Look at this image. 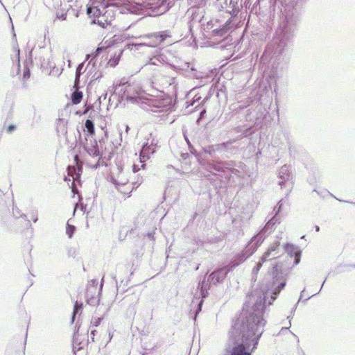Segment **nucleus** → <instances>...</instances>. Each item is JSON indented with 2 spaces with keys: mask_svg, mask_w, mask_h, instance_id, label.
<instances>
[{
  "mask_svg": "<svg viewBox=\"0 0 355 355\" xmlns=\"http://www.w3.org/2000/svg\"><path fill=\"white\" fill-rule=\"evenodd\" d=\"M110 181L114 184L116 189L121 194L123 198H128L134 189L141 184V180L130 182L126 173L121 166H115L112 168L110 175Z\"/></svg>",
  "mask_w": 355,
  "mask_h": 355,
  "instance_id": "obj_1",
  "label": "nucleus"
},
{
  "mask_svg": "<svg viewBox=\"0 0 355 355\" xmlns=\"http://www.w3.org/2000/svg\"><path fill=\"white\" fill-rule=\"evenodd\" d=\"M87 13L92 19L94 24H98L102 28L111 25L115 18V14L112 6H106L101 10L97 6L87 7Z\"/></svg>",
  "mask_w": 355,
  "mask_h": 355,
  "instance_id": "obj_2",
  "label": "nucleus"
},
{
  "mask_svg": "<svg viewBox=\"0 0 355 355\" xmlns=\"http://www.w3.org/2000/svg\"><path fill=\"white\" fill-rule=\"evenodd\" d=\"M305 0H290V37L291 26H295L300 19L301 11Z\"/></svg>",
  "mask_w": 355,
  "mask_h": 355,
  "instance_id": "obj_3",
  "label": "nucleus"
},
{
  "mask_svg": "<svg viewBox=\"0 0 355 355\" xmlns=\"http://www.w3.org/2000/svg\"><path fill=\"white\" fill-rule=\"evenodd\" d=\"M74 162L76 166H69L67 168L68 175L72 177L73 181L80 178L82 172V163L77 155L74 157Z\"/></svg>",
  "mask_w": 355,
  "mask_h": 355,
  "instance_id": "obj_4",
  "label": "nucleus"
},
{
  "mask_svg": "<svg viewBox=\"0 0 355 355\" xmlns=\"http://www.w3.org/2000/svg\"><path fill=\"white\" fill-rule=\"evenodd\" d=\"M302 250L298 245L290 243V258H293V266H297L300 263L302 257Z\"/></svg>",
  "mask_w": 355,
  "mask_h": 355,
  "instance_id": "obj_5",
  "label": "nucleus"
},
{
  "mask_svg": "<svg viewBox=\"0 0 355 355\" xmlns=\"http://www.w3.org/2000/svg\"><path fill=\"white\" fill-rule=\"evenodd\" d=\"M290 155H293L294 159H299L301 161H304V158L306 155V151L304 148L300 147H293L290 146Z\"/></svg>",
  "mask_w": 355,
  "mask_h": 355,
  "instance_id": "obj_6",
  "label": "nucleus"
},
{
  "mask_svg": "<svg viewBox=\"0 0 355 355\" xmlns=\"http://www.w3.org/2000/svg\"><path fill=\"white\" fill-rule=\"evenodd\" d=\"M232 355H250L245 351V348L243 344L238 345L234 347L232 352Z\"/></svg>",
  "mask_w": 355,
  "mask_h": 355,
  "instance_id": "obj_7",
  "label": "nucleus"
},
{
  "mask_svg": "<svg viewBox=\"0 0 355 355\" xmlns=\"http://www.w3.org/2000/svg\"><path fill=\"white\" fill-rule=\"evenodd\" d=\"M83 97V92L76 89L75 92H73L71 95V103L73 105L79 104L81 102Z\"/></svg>",
  "mask_w": 355,
  "mask_h": 355,
  "instance_id": "obj_8",
  "label": "nucleus"
},
{
  "mask_svg": "<svg viewBox=\"0 0 355 355\" xmlns=\"http://www.w3.org/2000/svg\"><path fill=\"white\" fill-rule=\"evenodd\" d=\"M313 192H315L318 196H320L322 198H324L327 195H330V196H331L332 197H334V198H335L336 199V198L332 193H331L329 191H327L326 189L322 190V191H318L315 188L313 189ZM337 200H338V198H337ZM338 200L340 201V202H344L351 203V204L355 205V202H350V201H348V200H339V199H338Z\"/></svg>",
  "mask_w": 355,
  "mask_h": 355,
  "instance_id": "obj_9",
  "label": "nucleus"
},
{
  "mask_svg": "<svg viewBox=\"0 0 355 355\" xmlns=\"http://www.w3.org/2000/svg\"><path fill=\"white\" fill-rule=\"evenodd\" d=\"M85 128L87 129V133L89 135L93 136V135H95L94 125L93 122L91 120L87 119L85 123Z\"/></svg>",
  "mask_w": 355,
  "mask_h": 355,
  "instance_id": "obj_10",
  "label": "nucleus"
},
{
  "mask_svg": "<svg viewBox=\"0 0 355 355\" xmlns=\"http://www.w3.org/2000/svg\"><path fill=\"white\" fill-rule=\"evenodd\" d=\"M307 182L311 186H313V187L316 186L317 182H318L317 177L314 174L309 175V176L307 178Z\"/></svg>",
  "mask_w": 355,
  "mask_h": 355,
  "instance_id": "obj_11",
  "label": "nucleus"
},
{
  "mask_svg": "<svg viewBox=\"0 0 355 355\" xmlns=\"http://www.w3.org/2000/svg\"><path fill=\"white\" fill-rule=\"evenodd\" d=\"M76 230L75 226L72 225L67 224L66 227V233L69 238H71L74 232Z\"/></svg>",
  "mask_w": 355,
  "mask_h": 355,
  "instance_id": "obj_12",
  "label": "nucleus"
},
{
  "mask_svg": "<svg viewBox=\"0 0 355 355\" xmlns=\"http://www.w3.org/2000/svg\"><path fill=\"white\" fill-rule=\"evenodd\" d=\"M266 261L265 259V257H262L261 258V261H259V263H257V266L253 268V273L255 274V275H257L260 268H261L262 266V263Z\"/></svg>",
  "mask_w": 355,
  "mask_h": 355,
  "instance_id": "obj_13",
  "label": "nucleus"
},
{
  "mask_svg": "<svg viewBox=\"0 0 355 355\" xmlns=\"http://www.w3.org/2000/svg\"><path fill=\"white\" fill-rule=\"evenodd\" d=\"M102 320H103V318H100V317L94 318H92V320L91 321V324L92 327H96L98 325H100Z\"/></svg>",
  "mask_w": 355,
  "mask_h": 355,
  "instance_id": "obj_14",
  "label": "nucleus"
},
{
  "mask_svg": "<svg viewBox=\"0 0 355 355\" xmlns=\"http://www.w3.org/2000/svg\"><path fill=\"white\" fill-rule=\"evenodd\" d=\"M155 37L158 40V42L160 43L163 42L166 38V35L164 33L159 34H155Z\"/></svg>",
  "mask_w": 355,
  "mask_h": 355,
  "instance_id": "obj_15",
  "label": "nucleus"
},
{
  "mask_svg": "<svg viewBox=\"0 0 355 355\" xmlns=\"http://www.w3.org/2000/svg\"><path fill=\"white\" fill-rule=\"evenodd\" d=\"M82 308H83V304L76 302L75 304H74V309H73V315H75L76 313H77L79 310H81Z\"/></svg>",
  "mask_w": 355,
  "mask_h": 355,
  "instance_id": "obj_16",
  "label": "nucleus"
},
{
  "mask_svg": "<svg viewBox=\"0 0 355 355\" xmlns=\"http://www.w3.org/2000/svg\"><path fill=\"white\" fill-rule=\"evenodd\" d=\"M15 129H16L15 125H10L7 126V128H6V132H7L8 133H10V132H11L12 131H14Z\"/></svg>",
  "mask_w": 355,
  "mask_h": 355,
  "instance_id": "obj_17",
  "label": "nucleus"
},
{
  "mask_svg": "<svg viewBox=\"0 0 355 355\" xmlns=\"http://www.w3.org/2000/svg\"><path fill=\"white\" fill-rule=\"evenodd\" d=\"M96 334V330H92L91 334H90L92 342L95 341L94 338H95Z\"/></svg>",
  "mask_w": 355,
  "mask_h": 355,
  "instance_id": "obj_18",
  "label": "nucleus"
},
{
  "mask_svg": "<svg viewBox=\"0 0 355 355\" xmlns=\"http://www.w3.org/2000/svg\"><path fill=\"white\" fill-rule=\"evenodd\" d=\"M297 304H298V302H297L295 304V306L293 308L292 311L290 312V319L293 317L291 315H292L293 312L295 311V310L296 309ZM291 327V322H290V327Z\"/></svg>",
  "mask_w": 355,
  "mask_h": 355,
  "instance_id": "obj_19",
  "label": "nucleus"
},
{
  "mask_svg": "<svg viewBox=\"0 0 355 355\" xmlns=\"http://www.w3.org/2000/svg\"><path fill=\"white\" fill-rule=\"evenodd\" d=\"M101 48H97L95 53H94V56H96L99 53L100 51H101Z\"/></svg>",
  "mask_w": 355,
  "mask_h": 355,
  "instance_id": "obj_20",
  "label": "nucleus"
},
{
  "mask_svg": "<svg viewBox=\"0 0 355 355\" xmlns=\"http://www.w3.org/2000/svg\"><path fill=\"white\" fill-rule=\"evenodd\" d=\"M139 168L137 167V166H136L135 164L133 165V168H132V171L134 173H136L139 171Z\"/></svg>",
  "mask_w": 355,
  "mask_h": 355,
  "instance_id": "obj_21",
  "label": "nucleus"
},
{
  "mask_svg": "<svg viewBox=\"0 0 355 355\" xmlns=\"http://www.w3.org/2000/svg\"><path fill=\"white\" fill-rule=\"evenodd\" d=\"M273 271L274 272L278 271V266H275L273 267Z\"/></svg>",
  "mask_w": 355,
  "mask_h": 355,
  "instance_id": "obj_22",
  "label": "nucleus"
},
{
  "mask_svg": "<svg viewBox=\"0 0 355 355\" xmlns=\"http://www.w3.org/2000/svg\"><path fill=\"white\" fill-rule=\"evenodd\" d=\"M326 280H327V277H326V278L324 279V280L322 282V285H321V287H320V291H321V289L322 288L323 285H324V284L325 283Z\"/></svg>",
  "mask_w": 355,
  "mask_h": 355,
  "instance_id": "obj_23",
  "label": "nucleus"
},
{
  "mask_svg": "<svg viewBox=\"0 0 355 355\" xmlns=\"http://www.w3.org/2000/svg\"><path fill=\"white\" fill-rule=\"evenodd\" d=\"M315 230L316 232H319L320 231V227L318 225H315Z\"/></svg>",
  "mask_w": 355,
  "mask_h": 355,
  "instance_id": "obj_24",
  "label": "nucleus"
},
{
  "mask_svg": "<svg viewBox=\"0 0 355 355\" xmlns=\"http://www.w3.org/2000/svg\"><path fill=\"white\" fill-rule=\"evenodd\" d=\"M89 110V107H87L85 111L83 112V114H85L86 113H87V112Z\"/></svg>",
  "mask_w": 355,
  "mask_h": 355,
  "instance_id": "obj_25",
  "label": "nucleus"
},
{
  "mask_svg": "<svg viewBox=\"0 0 355 355\" xmlns=\"http://www.w3.org/2000/svg\"><path fill=\"white\" fill-rule=\"evenodd\" d=\"M290 334H292L295 338H297V336L293 334L291 330L289 331Z\"/></svg>",
  "mask_w": 355,
  "mask_h": 355,
  "instance_id": "obj_26",
  "label": "nucleus"
},
{
  "mask_svg": "<svg viewBox=\"0 0 355 355\" xmlns=\"http://www.w3.org/2000/svg\"><path fill=\"white\" fill-rule=\"evenodd\" d=\"M281 284L282 287H284L286 286V282H282Z\"/></svg>",
  "mask_w": 355,
  "mask_h": 355,
  "instance_id": "obj_27",
  "label": "nucleus"
},
{
  "mask_svg": "<svg viewBox=\"0 0 355 355\" xmlns=\"http://www.w3.org/2000/svg\"><path fill=\"white\" fill-rule=\"evenodd\" d=\"M315 295V294H313L311 296H309L305 300H308L309 299H310L311 297L314 296Z\"/></svg>",
  "mask_w": 355,
  "mask_h": 355,
  "instance_id": "obj_28",
  "label": "nucleus"
},
{
  "mask_svg": "<svg viewBox=\"0 0 355 355\" xmlns=\"http://www.w3.org/2000/svg\"><path fill=\"white\" fill-rule=\"evenodd\" d=\"M304 291H302V293H301V295H300V299H302V294H303V293H304Z\"/></svg>",
  "mask_w": 355,
  "mask_h": 355,
  "instance_id": "obj_29",
  "label": "nucleus"
},
{
  "mask_svg": "<svg viewBox=\"0 0 355 355\" xmlns=\"http://www.w3.org/2000/svg\"><path fill=\"white\" fill-rule=\"evenodd\" d=\"M76 189L74 184H73V191H74V189Z\"/></svg>",
  "mask_w": 355,
  "mask_h": 355,
  "instance_id": "obj_30",
  "label": "nucleus"
},
{
  "mask_svg": "<svg viewBox=\"0 0 355 355\" xmlns=\"http://www.w3.org/2000/svg\"><path fill=\"white\" fill-rule=\"evenodd\" d=\"M304 237H305V235H303V236L301 237V239H304Z\"/></svg>",
  "mask_w": 355,
  "mask_h": 355,
  "instance_id": "obj_31",
  "label": "nucleus"
},
{
  "mask_svg": "<svg viewBox=\"0 0 355 355\" xmlns=\"http://www.w3.org/2000/svg\"><path fill=\"white\" fill-rule=\"evenodd\" d=\"M144 355H148V353H144Z\"/></svg>",
  "mask_w": 355,
  "mask_h": 355,
  "instance_id": "obj_32",
  "label": "nucleus"
},
{
  "mask_svg": "<svg viewBox=\"0 0 355 355\" xmlns=\"http://www.w3.org/2000/svg\"><path fill=\"white\" fill-rule=\"evenodd\" d=\"M352 267L355 268V265L352 266Z\"/></svg>",
  "mask_w": 355,
  "mask_h": 355,
  "instance_id": "obj_33",
  "label": "nucleus"
},
{
  "mask_svg": "<svg viewBox=\"0 0 355 355\" xmlns=\"http://www.w3.org/2000/svg\"><path fill=\"white\" fill-rule=\"evenodd\" d=\"M303 355H304V354H303Z\"/></svg>",
  "mask_w": 355,
  "mask_h": 355,
  "instance_id": "obj_34",
  "label": "nucleus"
}]
</instances>
